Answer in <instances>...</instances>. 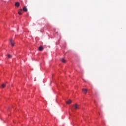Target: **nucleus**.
<instances>
[{
    "mask_svg": "<svg viewBox=\"0 0 126 126\" xmlns=\"http://www.w3.org/2000/svg\"><path fill=\"white\" fill-rule=\"evenodd\" d=\"M7 57H8V59H11V58H12V56H11L10 54H8L7 55Z\"/></svg>",
    "mask_w": 126,
    "mask_h": 126,
    "instance_id": "6e6552de",
    "label": "nucleus"
},
{
    "mask_svg": "<svg viewBox=\"0 0 126 126\" xmlns=\"http://www.w3.org/2000/svg\"><path fill=\"white\" fill-rule=\"evenodd\" d=\"M2 88H4L5 87V84H2L1 86Z\"/></svg>",
    "mask_w": 126,
    "mask_h": 126,
    "instance_id": "9d476101",
    "label": "nucleus"
},
{
    "mask_svg": "<svg viewBox=\"0 0 126 126\" xmlns=\"http://www.w3.org/2000/svg\"><path fill=\"white\" fill-rule=\"evenodd\" d=\"M22 9H20V11H22Z\"/></svg>",
    "mask_w": 126,
    "mask_h": 126,
    "instance_id": "f8f14e48",
    "label": "nucleus"
},
{
    "mask_svg": "<svg viewBox=\"0 0 126 126\" xmlns=\"http://www.w3.org/2000/svg\"><path fill=\"white\" fill-rule=\"evenodd\" d=\"M61 62H62V63H66V61H65V59L63 58L61 60Z\"/></svg>",
    "mask_w": 126,
    "mask_h": 126,
    "instance_id": "0eeeda50",
    "label": "nucleus"
},
{
    "mask_svg": "<svg viewBox=\"0 0 126 126\" xmlns=\"http://www.w3.org/2000/svg\"><path fill=\"white\" fill-rule=\"evenodd\" d=\"M23 11H25V12H27V11H28V10L27 9V8L26 7V6H24L23 7Z\"/></svg>",
    "mask_w": 126,
    "mask_h": 126,
    "instance_id": "7ed1b4c3",
    "label": "nucleus"
},
{
    "mask_svg": "<svg viewBox=\"0 0 126 126\" xmlns=\"http://www.w3.org/2000/svg\"><path fill=\"white\" fill-rule=\"evenodd\" d=\"M15 6H17V7H19V5H20V4H19V2H16L15 4Z\"/></svg>",
    "mask_w": 126,
    "mask_h": 126,
    "instance_id": "39448f33",
    "label": "nucleus"
},
{
    "mask_svg": "<svg viewBox=\"0 0 126 126\" xmlns=\"http://www.w3.org/2000/svg\"><path fill=\"white\" fill-rule=\"evenodd\" d=\"M18 14H19L20 15H21L22 14V13H21L20 11L18 12Z\"/></svg>",
    "mask_w": 126,
    "mask_h": 126,
    "instance_id": "9b49d317",
    "label": "nucleus"
},
{
    "mask_svg": "<svg viewBox=\"0 0 126 126\" xmlns=\"http://www.w3.org/2000/svg\"><path fill=\"white\" fill-rule=\"evenodd\" d=\"M82 91L84 94H86V93H87V89H82Z\"/></svg>",
    "mask_w": 126,
    "mask_h": 126,
    "instance_id": "20e7f679",
    "label": "nucleus"
},
{
    "mask_svg": "<svg viewBox=\"0 0 126 126\" xmlns=\"http://www.w3.org/2000/svg\"><path fill=\"white\" fill-rule=\"evenodd\" d=\"M10 43L11 45L12 46V47H13L14 46V42L13 41V40L12 39H10Z\"/></svg>",
    "mask_w": 126,
    "mask_h": 126,
    "instance_id": "f03ea898",
    "label": "nucleus"
},
{
    "mask_svg": "<svg viewBox=\"0 0 126 126\" xmlns=\"http://www.w3.org/2000/svg\"><path fill=\"white\" fill-rule=\"evenodd\" d=\"M71 100L70 99L68 101H66V104H70L71 103Z\"/></svg>",
    "mask_w": 126,
    "mask_h": 126,
    "instance_id": "1a4fd4ad",
    "label": "nucleus"
},
{
    "mask_svg": "<svg viewBox=\"0 0 126 126\" xmlns=\"http://www.w3.org/2000/svg\"><path fill=\"white\" fill-rule=\"evenodd\" d=\"M73 106L74 107L75 109L76 110H77L78 109H79V105H78V104H75L73 105Z\"/></svg>",
    "mask_w": 126,
    "mask_h": 126,
    "instance_id": "f257e3e1",
    "label": "nucleus"
},
{
    "mask_svg": "<svg viewBox=\"0 0 126 126\" xmlns=\"http://www.w3.org/2000/svg\"><path fill=\"white\" fill-rule=\"evenodd\" d=\"M44 50V47L43 46H40L39 48V51H43Z\"/></svg>",
    "mask_w": 126,
    "mask_h": 126,
    "instance_id": "423d86ee",
    "label": "nucleus"
}]
</instances>
